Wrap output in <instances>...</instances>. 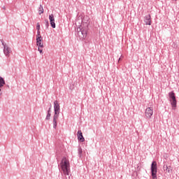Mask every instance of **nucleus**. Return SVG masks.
Here are the masks:
<instances>
[{
    "label": "nucleus",
    "instance_id": "1",
    "mask_svg": "<svg viewBox=\"0 0 179 179\" xmlns=\"http://www.w3.org/2000/svg\"><path fill=\"white\" fill-rule=\"evenodd\" d=\"M60 167L65 175L66 179H70L69 173H71V166L69 164V161L66 159V157H64L60 162Z\"/></svg>",
    "mask_w": 179,
    "mask_h": 179
},
{
    "label": "nucleus",
    "instance_id": "2",
    "mask_svg": "<svg viewBox=\"0 0 179 179\" xmlns=\"http://www.w3.org/2000/svg\"><path fill=\"white\" fill-rule=\"evenodd\" d=\"M150 170L152 179H157V162L156 161L152 162Z\"/></svg>",
    "mask_w": 179,
    "mask_h": 179
},
{
    "label": "nucleus",
    "instance_id": "3",
    "mask_svg": "<svg viewBox=\"0 0 179 179\" xmlns=\"http://www.w3.org/2000/svg\"><path fill=\"white\" fill-rule=\"evenodd\" d=\"M2 45L3 46V53L6 57H10V52H12V49L9 48L8 45L3 41V39L0 40Z\"/></svg>",
    "mask_w": 179,
    "mask_h": 179
},
{
    "label": "nucleus",
    "instance_id": "4",
    "mask_svg": "<svg viewBox=\"0 0 179 179\" xmlns=\"http://www.w3.org/2000/svg\"><path fill=\"white\" fill-rule=\"evenodd\" d=\"M169 101L172 106V107L176 108L177 107V99H176V93L174 91H171L169 93Z\"/></svg>",
    "mask_w": 179,
    "mask_h": 179
},
{
    "label": "nucleus",
    "instance_id": "5",
    "mask_svg": "<svg viewBox=\"0 0 179 179\" xmlns=\"http://www.w3.org/2000/svg\"><path fill=\"white\" fill-rule=\"evenodd\" d=\"M49 20H50L51 27H52V29H55V27H56L55 18L54 17L53 14H51L49 15Z\"/></svg>",
    "mask_w": 179,
    "mask_h": 179
},
{
    "label": "nucleus",
    "instance_id": "6",
    "mask_svg": "<svg viewBox=\"0 0 179 179\" xmlns=\"http://www.w3.org/2000/svg\"><path fill=\"white\" fill-rule=\"evenodd\" d=\"M145 24L150 26L152 24V16L150 15H145L144 17Z\"/></svg>",
    "mask_w": 179,
    "mask_h": 179
},
{
    "label": "nucleus",
    "instance_id": "7",
    "mask_svg": "<svg viewBox=\"0 0 179 179\" xmlns=\"http://www.w3.org/2000/svg\"><path fill=\"white\" fill-rule=\"evenodd\" d=\"M36 45L40 48H43V36H36Z\"/></svg>",
    "mask_w": 179,
    "mask_h": 179
},
{
    "label": "nucleus",
    "instance_id": "8",
    "mask_svg": "<svg viewBox=\"0 0 179 179\" xmlns=\"http://www.w3.org/2000/svg\"><path fill=\"white\" fill-rule=\"evenodd\" d=\"M78 139L80 142H85V137H83V134L81 130H78L77 132Z\"/></svg>",
    "mask_w": 179,
    "mask_h": 179
},
{
    "label": "nucleus",
    "instance_id": "9",
    "mask_svg": "<svg viewBox=\"0 0 179 179\" xmlns=\"http://www.w3.org/2000/svg\"><path fill=\"white\" fill-rule=\"evenodd\" d=\"M77 36L79 37L80 40H85V34H82V28H77Z\"/></svg>",
    "mask_w": 179,
    "mask_h": 179
},
{
    "label": "nucleus",
    "instance_id": "10",
    "mask_svg": "<svg viewBox=\"0 0 179 179\" xmlns=\"http://www.w3.org/2000/svg\"><path fill=\"white\" fill-rule=\"evenodd\" d=\"M82 35L85 36V39L87 37V33L89 31V26L86 27L81 28Z\"/></svg>",
    "mask_w": 179,
    "mask_h": 179
},
{
    "label": "nucleus",
    "instance_id": "11",
    "mask_svg": "<svg viewBox=\"0 0 179 179\" xmlns=\"http://www.w3.org/2000/svg\"><path fill=\"white\" fill-rule=\"evenodd\" d=\"M60 109L59 104L58 103V101H54V110L55 113H59Z\"/></svg>",
    "mask_w": 179,
    "mask_h": 179
},
{
    "label": "nucleus",
    "instance_id": "12",
    "mask_svg": "<svg viewBox=\"0 0 179 179\" xmlns=\"http://www.w3.org/2000/svg\"><path fill=\"white\" fill-rule=\"evenodd\" d=\"M5 85H6V83H5V79L0 76V86H1V87H3Z\"/></svg>",
    "mask_w": 179,
    "mask_h": 179
},
{
    "label": "nucleus",
    "instance_id": "13",
    "mask_svg": "<svg viewBox=\"0 0 179 179\" xmlns=\"http://www.w3.org/2000/svg\"><path fill=\"white\" fill-rule=\"evenodd\" d=\"M166 171H167V173H172L173 167H171V166H166Z\"/></svg>",
    "mask_w": 179,
    "mask_h": 179
},
{
    "label": "nucleus",
    "instance_id": "14",
    "mask_svg": "<svg viewBox=\"0 0 179 179\" xmlns=\"http://www.w3.org/2000/svg\"><path fill=\"white\" fill-rule=\"evenodd\" d=\"M38 13H39V15L44 13V8H43V6H41V5H40V7L38 8Z\"/></svg>",
    "mask_w": 179,
    "mask_h": 179
},
{
    "label": "nucleus",
    "instance_id": "15",
    "mask_svg": "<svg viewBox=\"0 0 179 179\" xmlns=\"http://www.w3.org/2000/svg\"><path fill=\"white\" fill-rule=\"evenodd\" d=\"M58 117H59V113H55L53 121H57V120H58Z\"/></svg>",
    "mask_w": 179,
    "mask_h": 179
},
{
    "label": "nucleus",
    "instance_id": "16",
    "mask_svg": "<svg viewBox=\"0 0 179 179\" xmlns=\"http://www.w3.org/2000/svg\"><path fill=\"white\" fill-rule=\"evenodd\" d=\"M78 156L79 157H82V153H83V150H82V148H79L78 150Z\"/></svg>",
    "mask_w": 179,
    "mask_h": 179
},
{
    "label": "nucleus",
    "instance_id": "17",
    "mask_svg": "<svg viewBox=\"0 0 179 179\" xmlns=\"http://www.w3.org/2000/svg\"><path fill=\"white\" fill-rule=\"evenodd\" d=\"M152 115H153V113H145V116L146 117V118H150V117H152Z\"/></svg>",
    "mask_w": 179,
    "mask_h": 179
},
{
    "label": "nucleus",
    "instance_id": "18",
    "mask_svg": "<svg viewBox=\"0 0 179 179\" xmlns=\"http://www.w3.org/2000/svg\"><path fill=\"white\" fill-rule=\"evenodd\" d=\"M45 26L46 29H48V27H50V22H48V20H45Z\"/></svg>",
    "mask_w": 179,
    "mask_h": 179
},
{
    "label": "nucleus",
    "instance_id": "19",
    "mask_svg": "<svg viewBox=\"0 0 179 179\" xmlns=\"http://www.w3.org/2000/svg\"><path fill=\"white\" fill-rule=\"evenodd\" d=\"M145 113H153V108H147L145 109Z\"/></svg>",
    "mask_w": 179,
    "mask_h": 179
},
{
    "label": "nucleus",
    "instance_id": "20",
    "mask_svg": "<svg viewBox=\"0 0 179 179\" xmlns=\"http://www.w3.org/2000/svg\"><path fill=\"white\" fill-rule=\"evenodd\" d=\"M57 120H53V128L55 129H57Z\"/></svg>",
    "mask_w": 179,
    "mask_h": 179
},
{
    "label": "nucleus",
    "instance_id": "21",
    "mask_svg": "<svg viewBox=\"0 0 179 179\" xmlns=\"http://www.w3.org/2000/svg\"><path fill=\"white\" fill-rule=\"evenodd\" d=\"M36 37H41V34L40 30H37Z\"/></svg>",
    "mask_w": 179,
    "mask_h": 179
},
{
    "label": "nucleus",
    "instance_id": "22",
    "mask_svg": "<svg viewBox=\"0 0 179 179\" xmlns=\"http://www.w3.org/2000/svg\"><path fill=\"white\" fill-rule=\"evenodd\" d=\"M42 48H40V46H38V50L40 54H43V49H42Z\"/></svg>",
    "mask_w": 179,
    "mask_h": 179
},
{
    "label": "nucleus",
    "instance_id": "23",
    "mask_svg": "<svg viewBox=\"0 0 179 179\" xmlns=\"http://www.w3.org/2000/svg\"><path fill=\"white\" fill-rule=\"evenodd\" d=\"M36 30H40V22L36 24Z\"/></svg>",
    "mask_w": 179,
    "mask_h": 179
},
{
    "label": "nucleus",
    "instance_id": "24",
    "mask_svg": "<svg viewBox=\"0 0 179 179\" xmlns=\"http://www.w3.org/2000/svg\"><path fill=\"white\" fill-rule=\"evenodd\" d=\"M50 117H51V113H48V115H47V116H46V120H49V119H50Z\"/></svg>",
    "mask_w": 179,
    "mask_h": 179
},
{
    "label": "nucleus",
    "instance_id": "25",
    "mask_svg": "<svg viewBox=\"0 0 179 179\" xmlns=\"http://www.w3.org/2000/svg\"><path fill=\"white\" fill-rule=\"evenodd\" d=\"M166 166H167V165H166V164L164 165V166H163L164 170H166Z\"/></svg>",
    "mask_w": 179,
    "mask_h": 179
},
{
    "label": "nucleus",
    "instance_id": "26",
    "mask_svg": "<svg viewBox=\"0 0 179 179\" xmlns=\"http://www.w3.org/2000/svg\"><path fill=\"white\" fill-rule=\"evenodd\" d=\"M48 113H51V108H49V110H48Z\"/></svg>",
    "mask_w": 179,
    "mask_h": 179
},
{
    "label": "nucleus",
    "instance_id": "27",
    "mask_svg": "<svg viewBox=\"0 0 179 179\" xmlns=\"http://www.w3.org/2000/svg\"><path fill=\"white\" fill-rule=\"evenodd\" d=\"M3 9L5 10L6 8L5 6H3Z\"/></svg>",
    "mask_w": 179,
    "mask_h": 179
},
{
    "label": "nucleus",
    "instance_id": "28",
    "mask_svg": "<svg viewBox=\"0 0 179 179\" xmlns=\"http://www.w3.org/2000/svg\"><path fill=\"white\" fill-rule=\"evenodd\" d=\"M120 61H121V57L119 58L118 62H120Z\"/></svg>",
    "mask_w": 179,
    "mask_h": 179
},
{
    "label": "nucleus",
    "instance_id": "29",
    "mask_svg": "<svg viewBox=\"0 0 179 179\" xmlns=\"http://www.w3.org/2000/svg\"><path fill=\"white\" fill-rule=\"evenodd\" d=\"M1 87H2L0 85V92L1 91Z\"/></svg>",
    "mask_w": 179,
    "mask_h": 179
},
{
    "label": "nucleus",
    "instance_id": "30",
    "mask_svg": "<svg viewBox=\"0 0 179 179\" xmlns=\"http://www.w3.org/2000/svg\"><path fill=\"white\" fill-rule=\"evenodd\" d=\"M7 87L9 89V87H10L9 85H7Z\"/></svg>",
    "mask_w": 179,
    "mask_h": 179
},
{
    "label": "nucleus",
    "instance_id": "31",
    "mask_svg": "<svg viewBox=\"0 0 179 179\" xmlns=\"http://www.w3.org/2000/svg\"><path fill=\"white\" fill-rule=\"evenodd\" d=\"M1 94H2V93L0 94V97H1Z\"/></svg>",
    "mask_w": 179,
    "mask_h": 179
},
{
    "label": "nucleus",
    "instance_id": "32",
    "mask_svg": "<svg viewBox=\"0 0 179 179\" xmlns=\"http://www.w3.org/2000/svg\"><path fill=\"white\" fill-rule=\"evenodd\" d=\"M88 18V17H86V19H87Z\"/></svg>",
    "mask_w": 179,
    "mask_h": 179
},
{
    "label": "nucleus",
    "instance_id": "33",
    "mask_svg": "<svg viewBox=\"0 0 179 179\" xmlns=\"http://www.w3.org/2000/svg\"><path fill=\"white\" fill-rule=\"evenodd\" d=\"M173 1H177V0H173Z\"/></svg>",
    "mask_w": 179,
    "mask_h": 179
}]
</instances>
